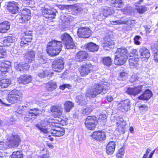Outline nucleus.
I'll list each match as a JSON object with an SVG mask.
<instances>
[{"mask_svg": "<svg viewBox=\"0 0 158 158\" xmlns=\"http://www.w3.org/2000/svg\"><path fill=\"white\" fill-rule=\"evenodd\" d=\"M62 47L61 41L54 40L48 43L46 51L49 56H55L58 55L61 51Z\"/></svg>", "mask_w": 158, "mask_h": 158, "instance_id": "f257e3e1", "label": "nucleus"}, {"mask_svg": "<svg viewBox=\"0 0 158 158\" xmlns=\"http://www.w3.org/2000/svg\"><path fill=\"white\" fill-rule=\"evenodd\" d=\"M36 127L42 132L46 134L49 133L55 136L60 137L63 135L64 134V129L62 127H53L49 130L41 123L36 124Z\"/></svg>", "mask_w": 158, "mask_h": 158, "instance_id": "f03ea898", "label": "nucleus"}, {"mask_svg": "<svg viewBox=\"0 0 158 158\" xmlns=\"http://www.w3.org/2000/svg\"><path fill=\"white\" fill-rule=\"evenodd\" d=\"M7 140L8 144L3 142L1 143H1L0 144L3 145V147L5 148H7L9 147H17L21 141V139L19 135L15 134L8 135Z\"/></svg>", "mask_w": 158, "mask_h": 158, "instance_id": "7ed1b4c3", "label": "nucleus"}, {"mask_svg": "<svg viewBox=\"0 0 158 158\" xmlns=\"http://www.w3.org/2000/svg\"><path fill=\"white\" fill-rule=\"evenodd\" d=\"M22 93L16 89L10 91L8 94L7 100L12 104H15L20 102L22 100Z\"/></svg>", "mask_w": 158, "mask_h": 158, "instance_id": "20e7f679", "label": "nucleus"}, {"mask_svg": "<svg viewBox=\"0 0 158 158\" xmlns=\"http://www.w3.org/2000/svg\"><path fill=\"white\" fill-rule=\"evenodd\" d=\"M28 104L29 103L26 104L23 106L24 108H28L29 110L26 112V116L24 118L25 120H29L32 118L35 119L39 115L40 112V110L37 108L31 109Z\"/></svg>", "mask_w": 158, "mask_h": 158, "instance_id": "39448f33", "label": "nucleus"}, {"mask_svg": "<svg viewBox=\"0 0 158 158\" xmlns=\"http://www.w3.org/2000/svg\"><path fill=\"white\" fill-rule=\"evenodd\" d=\"M108 89V87L107 86H104L102 85H95L94 88L91 90L89 93V96L92 98L96 97L97 95L100 94L101 92L104 94L106 93V90Z\"/></svg>", "mask_w": 158, "mask_h": 158, "instance_id": "423d86ee", "label": "nucleus"}, {"mask_svg": "<svg viewBox=\"0 0 158 158\" xmlns=\"http://www.w3.org/2000/svg\"><path fill=\"white\" fill-rule=\"evenodd\" d=\"M64 59L61 57L56 59L53 62L52 68L56 72H60L64 67Z\"/></svg>", "mask_w": 158, "mask_h": 158, "instance_id": "0eeeda50", "label": "nucleus"}, {"mask_svg": "<svg viewBox=\"0 0 158 158\" xmlns=\"http://www.w3.org/2000/svg\"><path fill=\"white\" fill-rule=\"evenodd\" d=\"M93 69V66L90 63L83 64L79 68V71L82 76H85L89 74Z\"/></svg>", "mask_w": 158, "mask_h": 158, "instance_id": "6e6552de", "label": "nucleus"}, {"mask_svg": "<svg viewBox=\"0 0 158 158\" xmlns=\"http://www.w3.org/2000/svg\"><path fill=\"white\" fill-rule=\"evenodd\" d=\"M32 34L31 31H27L24 32V35L22 38L20 45L21 47H25L28 45L32 39Z\"/></svg>", "mask_w": 158, "mask_h": 158, "instance_id": "1a4fd4ad", "label": "nucleus"}, {"mask_svg": "<svg viewBox=\"0 0 158 158\" xmlns=\"http://www.w3.org/2000/svg\"><path fill=\"white\" fill-rule=\"evenodd\" d=\"M97 123V119L95 116H88L85 123L87 129L90 130H94L95 128Z\"/></svg>", "mask_w": 158, "mask_h": 158, "instance_id": "9d476101", "label": "nucleus"}, {"mask_svg": "<svg viewBox=\"0 0 158 158\" xmlns=\"http://www.w3.org/2000/svg\"><path fill=\"white\" fill-rule=\"evenodd\" d=\"M116 109L123 112L127 111L131 108V102L129 99H126L121 102L116 106Z\"/></svg>", "mask_w": 158, "mask_h": 158, "instance_id": "9b49d317", "label": "nucleus"}, {"mask_svg": "<svg viewBox=\"0 0 158 158\" xmlns=\"http://www.w3.org/2000/svg\"><path fill=\"white\" fill-rule=\"evenodd\" d=\"M92 34L91 31L88 28L81 27L77 31V34L79 37L83 38H88Z\"/></svg>", "mask_w": 158, "mask_h": 158, "instance_id": "f8f14e48", "label": "nucleus"}, {"mask_svg": "<svg viewBox=\"0 0 158 158\" xmlns=\"http://www.w3.org/2000/svg\"><path fill=\"white\" fill-rule=\"evenodd\" d=\"M116 124L117 126L116 128V130L120 133H124V127L126 123L123 118L119 117H118L116 120Z\"/></svg>", "mask_w": 158, "mask_h": 158, "instance_id": "ddd939ff", "label": "nucleus"}, {"mask_svg": "<svg viewBox=\"0 0 158 158\" xmlns=\"http://www.w3.org/2000/svg\"><path fill=\"white\" fill-rule=\"evenodd\" d=\"M7 7L8 11L13 14H16L19 12V8L16 2L14 1L9 2L8 3Z\"/></svg>", "mask_w": 158, "mask_h": 158, "instance_id": "4468645a", "label": "nucleus"}, {"mask_svg": "<svg viewBox=\"0 0 158 158\" xmlns=\"http://www.w3.org/2000/svg\"><path fill=\"white\" fill-rule=\"evenodd\" d=\"M42 15L45 18L50 19L55 18L56 15L55 12L50 9H48L46 7L43 8Z\"/></svg>", "mask_w": 158, "mask_h": 158, "instance_id": "2eb2a0df", "label": "nucleus"}, {"mask_svg": "<svg viewBox=\"0 0 158 158\" xmlns=\"http://www.w3.org/2000/svg\"><path fill=\"white\" fill-rule=\"evenodd\" d=\"M92 137L94 139L100 141L106 139V133L103 131H95L93 132Z\"/></svg>", "mask_w": 158, "mask_h": 158, "instance_id": "dca6fc26", "label": "nucleus"}, {"mask_svg": "<svg viewBox=\"0 0 158 158\" xmlns=\"http://www.w3.org/2000/svg\"><path fill=\"white\" fill-rule=\"evenodd\" d=\"M16 40L15 37L14 35H11L4 37L2 40H0V43L4 46H9L10 45V44L15 42Z\"/></svg>", "mask_w": 158, "mask_h": 158, "instance_id": "f3484780", "label": "nucleus"}, {"mask_svg": "<svg viewBox=\"0 0 158 158\" xmlns=\"http://www.w3.org/2000/svg\"><path fill=\"white\" fill-rule=\"evenodd\" d=\"M139 61V58L136 57V56H132V55L130 56L129 62V65L131 68H135L138 69L139 66V64L138 62Z\"/></svg>", "mask_w": 158, "mask_h": 158, "instance_id": "a211bd4d", "label": "nucleus"}, {"mask_svg": "<svg viewBox=\"0 0 158 158\" xmlns=\"http://www.w3.org/2000/svg\"><path fill=\"white\" fill-rule=\"evenodd\" d=\"M88 57V54L85 51H80L75 56V60L78 61L82 62L86 59Z\"/></svg>", "mask_w": 158, "mask_h": 158, "instance_id": "6ab92c4d", "label": "nucleus"}, {"mask_svg": "<svg viewBox=\"0 0 158 158\" xmlns=\"http://www.w3.org/2000/svg\"><path fill=\"white\" fill-rule=\"evenodd\" d=\"M14 66L17 71L23 72L28 70L29 68V66L27 64L19 63L18 62L15 63Z\"/></svg>", "mask_w": 158, "mask_h": 158, "instance_id": "aec40b11", "label": "nucleus"}, {"mask_svg": "<svg viewBox=\"0 0 158 158\" xmlns=\"http://www.w3.org/2000/svg\"><path fill=\"white\" fill-rule=\"evenodd\" d=\"M142 87V85H140L134 88H128L127 90V92L129 94L135 96L140 92Z\"/></svg>", "mask_w": 158, "mask_h": 158, "instance_id": "412c9836", "label": "nucleus"}, {"mask_svg": "<svg viewBox=\"0 0 158 158\" xmlns=\"http://www.w3.org/2000/svg\"><path fill=\"white\" fill-rule=\"evenodd\" d=\"M54 73L50 70H44L40 71L38 74L39 77L41 78H50L53 75Z\"/></svg>", "mask_w": 158, "mask_h": 158, "instance_id": "4be33fe9", "label": "nucleus"}, {"mask_svg": "<svg viewBox=\"0 0 158 158\" xmlns=\"http://www.w3.org/2000/svg\"><path fill=\"white\" fill-rule=\"evenodd\" d=\"M19 83L23 84H28L32 81V77L30 75H21L18 79Z\"/></svg>", "mask_w": 158, "mask_h": 158, "instance_id": "5701e85b", "label": "nucleus"}, {"mask_svg": "<svg viewBox=\"0 0 158 158\" xmlns=\"http://www.w3.org/2000/svg\"><path fill=\"white\" fill-rule=\"evenodd\" d=\"M51 111L54 113L56 117L60 118L63 112V109L61 106H53L52 108Z\"/></svg>", "mask_w": 158, "mask_h": 158, "instance_id": "b1692460", "label": "nucleus"}, {"mask_svg": "<svg viewBox=\"0 0 158 158\" xmlns=\"http://www.w3.org/2000/svg\"><path fill=\"white\" fill-rule=\"evenodd\" d=\"M114 44V42L110 39L105 38L104 41L102 44V45L105 50H109L110 49V47Z\"/></svg>", "mask_w": 158, "mask_h": 158, "instance_id": "393cba45", "label": "nucleus"}, {"mask_svg": "<svg viewBox=\"0 0 158 158\" xmlns=\"http://www.w3.org/2000/svg\"><path fill=\"white\" fill-rule=\"evenodd\" d=\"M127 49L124 47H121L117 49L115 56L127 57Z\"/></svg>", "mask_w": 158, "mask_h": 158, "instance_id": "a878e982", "label": "nucleus"}, {"mask_svg": "<svg viewBox=\"0 0 158 158\" xmlns=\"http://www.w3.org/2000/svg\"><path fill=\"white\" fill-rule=\"evenodd\" d=\"M10 24L7 21H4L0 23V33H5L9 30L10 28Z\"/></svg>", "mask_w": 158, "mask_h": 158, "instance_id": "bb28decb", "label": "nucleus"}, {"mask_svg": "<svg viewBox=\"0 0 158 158\" xmlns=\"http://www.w3.org/2000/svg\"><path fill=\"white\" fill-rule=\"evenodd\" d=\"M139 52L140 56L143 58L148 59L150 56L149 51L145 47H143L140 48L139 49Z\"/></svg>", "mask_w": 158, "mask_h": 158, "instance_id": "cd10ccee", "label": "nucleus"}, {"mask_svg": "<svg viewBox=\"0 0 158 158\" xmlns=\"http://www.w3.org/2000/svg\"><path fill=\"white\" fill-rule=\"evenodd\" d=\"M31 19L29 16L25 15L20 13L16 16V20L18 23H23Z\"/></svg>", "mask_w": 158, "mask_h": 158, "instance_id": "c85d7f7f", "label": "nucleus"}, {"mask_svg": "<svg viewBox=\"0 0 158 158\" xmlns=\"http://www.w3.org/2000/svg\"><path fill=\"white\" fill-rule=\"evenodd\" d=\"M11 84V81L8 78L0 79V86L2 88H7Z\"/></svg>", "mask_w": 158, "mask_h": 158, "instance_id": "c756f323", "label": "nucleus"}, {"mask_svg": "<svg viewBox=\"0 0 158 158\" xmlns=\"http://www.w3.org/2000/svg\"><path fill=\"white\" fill-rule=\"evenodd\" d=\"M127 57L115 56L114 63L116 65H122L126 62Z\"/></svg>", "mask_w": 158, "mask_h": 158, "instance_id": "7c9ffc66", "label": "nucleus"}, {"mask_svg": "<svg viewBox=\"0 0 158 158\" xmlns=\"http://www.w3.org/2000/svg\"><path fill=\"white\" fill-rule=\"evenodd\" d=\"M86 49L92 52H95L97 51L99 49L98 45L93 42H90L87 44Z\"/></svg>", "mask_w": 158, "mask_h": 158, "instance_id": "2f4dec72", "label": "nucleus"}, {"mask_svg": "<svg viewBox=\"0 0 158 158\" xmlns=\"http://www.w3.org/2000/svg\"><path fill=\"white\" fill-rule=\"evenodd\" d=\"M115 144L114 142H110L107 145L106 148V153L109 155L113 154L115 150Z\"/></svg>", "mask_w": 158, "mask_h": 158, "instance_id": "473e14b6", "label": "nucleus"}, {"mask_svg": "<svg viewBox=\"0 0 158 158\" xmlns=\"http://www.w3.org/2000/svg\"><path fill=\"white\" fill-rule=\"evenodd\" d=\"M35 53L32 50H30L26 53V57L28 62L31 63L34 60Z\"/></svg>", "mask_w": 158, "mask_h": 158, "instance_id": "72a5a7b5", "label": "nucleus"}, {"mask_svg": "<svg viewBox=\"0 0 158 158\" xmlns=\"http://www.w3.org/2000/svg\"><path fill=\"white\" fill-rule=\"evenodd\" d=\"M152 93L149 90H146L144 93L139 97V99L147 100L150 99L152 96Z\"/></svg>", "mask_w": 158, "mask_h": 158, "instance_id": "f704fd0d", "label": "nucleus"}, {"mask_svg": "<svg viewBox=\"0 0 158 158\" xmlns=\"http://www.w3.org/2000/svg\"><path fill=\"white\" fill-rule=\"evenodd\" d=\"M46 87L49 91H52L56 88L57 85L55 82L51 81L47 84Z\"/></svg>", "mask_w": 158, "mask_h": 158, "instance_id": "c9c22d12", "label": "nucleus"}, {"mask_svg": "<svg viewBox=\"0 0 158 158\" xmlns=\"http://www.w3.org/2000/svg\"><path fill=\"white\" fill-rule=\"evenodd\" d=\"M74 106V104L71 101H66L64 104V111L66 112H69L70 110Z\"/></svg>", "mask_w": 158, "mask_h": 158, "instance_id": "e433bc0d", "label": "nucleus"}, {"mask_svg": "<svg viewBox=\"0 0 158 158\" xmlns=\"http://www.w3.org/2000/svg\"><path fill=\"white\" fill-rule=\"evenodd\" d=\"M111 3L113 6L116 8H120L123 5V3L122 0H112Z\"/></svg>", "mask_w": 158, "mask_h": 158, "instance_id": "4c0bfd02", "label": "nucleus"}, {"mask_svg": "<svg viewBox=\"0 0 158 158\" xmlns=\"http://www.w3.org/2000/svg\"><path fill=\"white\" fill-rule=\"evenodd\" d=\"M61 38L62 41L64 42V44L73 40L71 36L66 33L63 34L61 35Z\"/></svg>", "mask_w": 158, "mask_h": 158, "instance_id": "58836bf2", "label": "nucleus"}, {"mask_svg": "<svg viewBox=\"0 0 158 158\" xmlns=\"http://www.w3.org/2000/svg\"><path fill=\"white\" fill-rule=\"evenodd\" d=\"M64 46L66 49H73L76 48V46L73 40L69 41L64 43Z\"/></svg>", "mask_w": 158, "mask_h": 158, "instance_id": "ea45409f", "label": "nucleus"}, {"mask_svg": "<svg viewBox=\"0 0 158 158\" xmlns=\"http://www.w3.org/2000/svg\"><path fill=\"white\" fill-rule=\"evenodd\" d=\"M10 158H23L22 152L18 151L13 152Z\"/></svg>", "mask_w": 158, "mask_h": 158, "instance_id": "a19ab883", "label": "nucleus"}, {"mask_svg": "<svg viewBox=\"0 0 158 158\" xmlns=\"http://www.w3.org/2000/svg\"><path fill=\"white\" fill-rule=\"evenodd\" d=\"M113 10H111V8L108 7H105L103 9V15L105 16H107L108 15H111L113 13Z\"/></svg>", "mask_w": 158, "mask_h": 158, "instance_id": "79ce46f5", "label": "nucleus"}, {"mask_svg": "<svg viewBox=\"0 0 158 158\" xmlns=\"http://www.w3.org/2000/svg\"><path fill=\"white\" fill-rule=\"evenodd\" d=\"M102 62L104 65L109 66L111 65L112 61L109 57H104L102 59Z\"/></svg>", "mask_w": 158, "mask_h": 158, "instance_id": "37998d69", "label": "nucleus"}, {"mask_svg": "<svg viewBox=\"0 0 158 158\" xmlns=\"http://www.w3.org/2000/svg\"><path fill=\"white\" fill-rule=\"evenodd\" d=\"M0 42V58H5L6 56V50L3 48Z\"/></svg>", "mask_w": 158, "mask_h": 158, "instance_id": "c03bdc74", "label": "nucleus"}, {"mask_svg": "<svg viewBox=\"0 0 158 158\" xmlns=\"http://www.w3.org/2000/svg\"><path fill=\"white\" fill-rule=\"evenodd\" d=\"M139 108L142 113H144L147 110L148 107L145 105H139L138 106Z\"/></svg>", "mask_w": 158, "mask_h": 158, "instance_id": "a18cd8bd", "label": "nucleus"}, {"mask_svg": "<svg viewBox=\"0 0 158 158\" xmlns=\"http://www.w3.org/2000/svg\"><path fill=\"white\" fill-rule=\"evenodd\" d=\"M21 13L26 16H29L31 18V10L27 8L24 9L22 11Z\"/></svg>", "mask_w": 158, "mask_h": 158, "instance_id": "49530a36", "label": "nucleus"}, {"mask_svg": "<svg viewBox=\"0 0 158 158\" xmlns=\"http://www.w3.org/2000/svg\"><path fill=\"white\" fill-rule=\"evenodd\" d=\"M10 62L9 61H6L1 63L0 65L2 67H5L9 69L10 68Z\"/></svg>", "mask_w": 158, "mask_h": 158, "instance_id": "de8ad7c7", "label": "nucleus"}, {"mask_svg": "<svg viewBox=\"0 0 158 158\" xmlns=\"http://www.w3.org/2000/svg\"><path fill=\"white\" fill-rule=\"evenodd\" d=\"M151 47L153 52L158 51V42L156 41L152 43Z\"/></svg>", "mask_w": 158, "mask_h": 158, "instance_id": "09e8293b", "label": "nucleus"}, {"mask_svg": "<svg viewBox=\"0 0 158 158\" xmlns=\"http://www.w3.org/2000/svg\"><path fill=\"white\" fill-rule=\"evenodd\" d=\"M137 11L140 14H143L147 10V7L145 6H140L137 8Z\"/></svg>", "mask_w": 158, "mask_h": 158, "instance_id": "8fccbe9b", "label": "nucleus"}, {"mask_svg": "<svg viewBox=\"0 0 158 158\" xmlns=\"http://www.w3.org/2000/svg\"><path fill=\"white\" fill-rule=\"evenodd\" d=\"M81 112L82 114L84 115H88L90 113L91 110L89 107H87L84 109H82Z\"/></svg>", "mask_w": 158, "mask_h": 158, "instance_id": "3c124183", "label": "nucleus"}, {"mask_svg": "<svg viewBox=\"0 0 158 158\" xmlns=\"http://www.w3.org/2000/svg\"><path fill=\"white\" fill-rule=\"evenodd\" d=\"M75 99L76 101L81 105H82V103L85 102V101L83 100V98L82 95L77 96L76 98Z\"/></svg>", "mask_w": 158, "mask_h": 158, "instance_id": "603ef678", "label": "nucleus"}, {"mask_svg": "<svg viewBox=\"0 0 158 158\" xmlns=\"http://www.w3.org/2000/svg\"><path fill=\"white\" fill-rule=\"evenodd\" d=\"M67 17V14H65L61 16V19L63 24H66L69 22V20Z\"/></svg>", "mask_w": 158, "mask_h": 158, "instance_id": "864d4df0", "label": "nucleus"}, {"mask_svg": "<svg viewBox=\"0 0 158 158\" xmlns=\"http://www.w3.org/2000/svg\"><path fill=\"white\" fill-rule=\"evenodd\" d=\"M39 61L40 64H44L46 62V58L43 56H40L39 58Z\"/></svg>", "mask_w": 158, "mask_h": 158, "instance_id": "5fc2aeb1", "label": "nucleus"}, {"mask_svg": "<svg viewBox=\"0 0 158 158\" xmlns=\"http://www.w3.org/2000/svg\"><path fill=\"white\" fill-rule=\"evenodd\" d=\"M141 38L139 35H137L134 38V42L135 44L137 45H139L141 43L139 40Z\"/></svg>", "mask_w": 158, "mask_h": 158, "instance_id": "6e6d98bb", "label": "nucleus"}, {"mask_svg": "<svg viewBox=\"0 0 158 158\" xmlns=\"http://www.w3.org/2000/svg\"><path fill=\"white\" fill-rule=\"evenodd\" d=\"M127 74L124 72L121 73L120 74L119 79L122 80H125L127 77Z\"/></svg>", "mask_w": 158, "mask_h": 158, "instance_id": "4d7b16f0", "label": "nucleus"}, {"mask_svg": "<svg viewBox=\"0 0 158 158\" xmlns=\"http://www.w3.org/2000/svg\"><path fill=\"white\" fill-rule=\"evenodd\" d=\"M71 87V86L68 84H64L61 85L60 86V89L63 90H64L66 88L70 89Z\"/></svg>", "mask_w": 158, "mask_h": 158, "instance_id": "13d9d810", "label": "nucleus"}, {"mask_svg": "<svg viewBox=\"0 0 158 158\" xmlns=\"http://www.w3.org/2000/svg\"><path fill=\"white\" fill-rule=\"evenodd\" d=\"M153 59L156 62H158V51L153 52Z\"/></svg>", "mask_w": 158, "mask_h": 158, "instance_id": "bf43d9fd", "label": "nucleus"}, {"mask_svg": "<svg viewBox=\"0 0 158 158\" xmlns=\"http://www.w3.org/2000/svg\"><path fill=\"white\" fill-rule=\"evenodd\" d=\"M138 52L136 49H133L131 50L130 53V55H132V56H136V57H138Z\"/></svg>", "mask_w": 158, "mask_h": 158, "instance_id": "052dcab7", "label": "nucleus"}, {"mask_svg": "<svg viewBox=\"0 0 158 158\" xmlns=\"http://www.w3.org/2000/svg\"><path fill=\"white\" fill-rule=\"evenodd\" d=\"M144 27L147 33H149L152 31V29L151 27V26L150 25H145Z\"/></svg>", "mask_w": 158, "mask_h": 158, "instance_id": "680f3d73", "label": "nucleus"}, {"mask_svg": "<svg viewBox=\"0 0 158 158\" xmlns=\"http://www.w3.org/2000/svg\"><path fill=\"white\" fill-rule=\"evenodd\" d=\"M8 69L5 67H2L1 65H0V71L3 73H6L8 71Z\"/></svg>", "mask_w": 158, "mask_h": 158, "instance_id": "e2e57ef3", "label": "nucleus"}, {"mask_svg": "<svg viewBox=\"0 0 158 158\" xmlns=\"http://www.w3.org/2000/svg\"><path fill=\"white\" fill-rule=\"evenodd\" d=\"M69 20V22H71L73 21L74 19V18L73 16V15L71 14H67V17Z\"/></svg>", "mask_w": 158, "mask_h": 158, "instance_id": "0e129e2a", "label": "nucleus"}, {"mask_svg": "<svg viewBox=\"0 0 158 158\" xmlns=\"http://www.w3.org/2000/svg\"><path fill=\"white\" fill-rule=\"evenodd\" d=\"M110 21L111 24L113 25H115L117 24L119 25L121 23H120V22H119V20H115L114 21Z\"/></svg>", "mask_w": 158, "mask_h": 158, "instance_id": "69168bd1", "label": "nucleus"}, {"mask_svg": "<svg viewBox=\"0 0 158 158\" xmlns=\"http://www.w3.org/2000/svg\"><path fill=\"white\" fill-rule=\"evenodd\" d=\"M74 10L76 13H78L82 10V8L80 7H76L74 8Z\"/></svg>", "mask_w": 158, "mask_h": 158, "instance_id": "338daca9", "label": "nucleus"}, {"mask_svg": "<svg viewBox=\"0 0 158 158\" xmlns=\"http://www.w3.org/2000/svg\"><path fill=\"white\" fill-rule=\"evenodd\" d=\"M119 22H120V24H125L127 23L128 21L126 20H123V18H121L120 19H119Z\"/></svg>", "mask_w": 158, "mask_h": 158, "instance_id": "774afa93", "label": "nucleus"}]
</instances>
